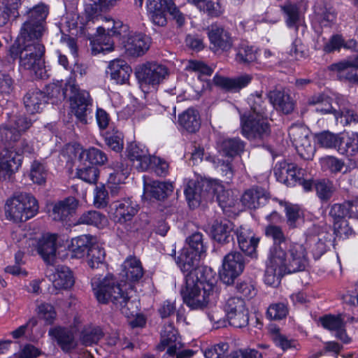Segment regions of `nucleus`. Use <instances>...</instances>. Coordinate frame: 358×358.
I'll return each instance as SVG.
<instances>
[{"instance_id": "f257e3e1", "label": "nucleus", "mask_w": 358, "mask_h": 358, "mask_svg": "<svg viewBox=\"0 0 358 358\" xmlns=\"http://www.w3.org/2000/svg\"><path fill=\"white\" fill-rule=\"evenodd\" d=\"M92 286L94 294L102 303L110 301L126 317H136L130 322L132 327H141L145 324V319L141 315H137L136 302L131 300L130 292H125L127 285L116 284L112 275H107L103 279L94 277Z\"/></svg>"}, {"instance_id": "f03ea898", "label": "nucleus", "mask_w": 358, "mask_h": 358, "mask_svg": "<svg viewBox=\"0 0 358 358\" xmlns=\"http://www.w3.org/2000/svg\"><path fill=\"white\" fill-rule=\"evenodd\" d=\"M216 273L210 267H199L186 275V285L181 291L184 303L192 309L205 307L213 294Z\"/></svg>"}, {"instance_id": "7ed1b4c3", "label": "nucleus", "mask_w": 358, "mask_h": 358, "mask_svg": "<svg viewBox=\"0 0 358 358\" xmlns=\"http://www.w3.org/2000/svg\"><path fill=\"white\" fill-rule=\"evenodd\" d=\"M40 38L22 37L20 36L9 50L10 56L15 59H20V66L24 69L41 75L43 61V55L45 47L39 42Z\"/></svg>"}, {"instance_id": "20e7f679", "label": "nucleus", "mask_w": 358, "mask_h": 358, "mask_svg": "<svg viewBox=\"0 0 358 358\" xmlns=\"http://www.w3.org/2000/svg\"><path fill=\"white\" fill-rule=\"evenodd\" d=\"M210 192H212L220 207L226 208L231 205L229 192L225 190L222 185L214 181L201 180H190L185 189V194L190 207L197 206L203 199H206Z\"/></svg>"}, {"instance_id": "39448f33", "label": "nucleus", "mask_w": 358, "mask_h": 358, "mask_svg": "<svg viewBox=\"0 0 358 358\" xmlns=\"http://www.w3.org/2000/svg\"><path fill=\"white\" fill-rule=\"evenodd\" d=\"M38 211L36 198L26 192L17 193L6 200L5 213L7 219L15 222H25Z\"/></svg>"}, {"instance_id": "423d86ee", "label": "nucleus", "mask_w": 358, "mask_h": 358, "mask_svg": "<svg viewBox=\"0 0 358 358\" xmlns=\"http://www.w3.org/2000/svg\"><path fill=\"white\" fill-rule=\"evenodd\" d=\"M27 20L24 22L20 30L22 37L41 38L43 35L44 24L48 15V8L40 3L26 11Z\"/></svg>"}, {"instance_id": "0eeeda50", "label": "nucleus", "mask_w": 358, "mask_h": 358, "mask_svg": "<svg viewBox=\"0 0 358 358\" xmlns=\"http://www.w3.org/2000/svg\"><path fill=\"white\" fill-rule=\"evenodd\" d=\"M242 134L250 141H263L271 133L270 125L265 115L245 114L241 117Z\"/></svg>"}, {"instance_id": "6e6552de", "label": "nucleus", "mask_w": 358, "mask_h": 358, "mask_svg": "<svg viewBox=\"0 0 358 358\" xmlns=\"http://www.w3.org/2000/svg\"><path fill=\"white\" fill-rule=\"evenodd\" d=\"M135 75L141 83L156 86L168 77L169 69L158 62H147L136 68Z\"/></svg>"}, {"instance_id": "1a4fd4ad", "label": "nucleus", "mask_w": 358, "mask_h": 358, "mask_svg": "<svg viewBox=\"0 0 358 358\" xmlns=\"http://www.w3.org/2000/svg\"><path fill=\"white\" fill-rule=\"evenodd\" d=\"M224 310L231 326L242 328L248 325L249 311L243 299L236 296L230 297L226 302Z\"/></svg>"}, {"instance_id": "9d476101", "label": "nucleus", "mask_w": 358, "mask_h": 358, "mask_svg": "<svg viewBox=\"0 0 358 358\" xmlns=\"http://www.w3.org/2000/svg\"><path fill=\"white\" fill-rule=\"evenodd\" d=\"M310 131L305 126L293 125L289 129V136L299 155L306 160L313 158V148L309 138Z\"/></svg>"}, {"instance_id": "9b49d317", "label": "nucleus", "mask_w": 358, "mask_h": 358, "mask_svg": "<svg viewBox=\"0 0 358 358\" xmlns=\"http://www.w3.org/2000/svg\"><path fill=\"white\" fill-rule=\"evenodd\" d=\"M245 262L242 254L238 252L227 255L222 262V269L220 272L221 280L226 285H231L243 272Z\"/></svg>"}, {"instance_id": "f8f14e48", "label": "nucleus", "mask_w": 358, "mask_h": 358, "mask_svg": "<svg viewBox=\"0 0 358 358\" xmlns=\"http://www.w3.org/2000/svg\"><path fill=\"white\" fill-rule=\"evenodd\" d=\"M71 110L81 123L88 122V116L92 114V99L87 91L78 90L70 95Z\"/></svg>"}, {"instance_id": "ddd939ff", "label": "nucleus", "mask_w": 358, "mask_h": 358, "mask_svg": "<svg viewBox=\"0 0 358 358\" xmlns=\"http://www.w3.org/2000/svg\"><path fill=\"white\" fill-rule=\"evenodd\" d=\"M31 124V120L24 115L13 117L0 128L1 137L6 142H16L21 134L27 130Z\"/></svg>"}, {"instance_id": "4468645a", "label": "nucleus", "mask_w": 358, "mask_h": 358, "mask_svg": "<svg viewBox=\"0 0 358 358\" xmlns=\"http://www.w3.org/2000/svg\"><path fill=\"white\" fill-rule=\"evenodd\" d=\"M273 171L277 180L287 186H294L301 181V177L303 176L301 169L295 164L287 161L276 163Z\"/></svg>"}, {"instance_id": "2eb2a0df", "label": "nucleus", "mask_w": 358, "mask_h": 358, "mask_svg": "<svg viewBox=\"0 0 358 358\" xmlns=\"http://www.w3.org/2000/svg\"><path fill=\"white\" fill-rule=\"evenodd\" d=\"M210 49L214 52L229 51L233 45L232 38L229 32L222 27L211 24L207 29Z\"/></svg>"}, {"instance_id": "dca6fc26", "label": "nucleus", "mask_w": 358, "mask_h": 358, "mask_svg": "<svg viewBox=\"0 0 358 358\" xmlns=\"http://www.w3.org/2000/svg\"><path fill=\"white\" fill-rule=\"evenodd\" d=\"M319 322L322 327L330 331L334 336L343 343H349L351 338L345 329V322L342 315H326L320 317Z\"/></svg>"}, {"instance_id": "f3484780", "label": "nucleus", "mask_w": 358, "mask_h": 358, "mask_svg": "<svg viewBox=\"0 0 358 358\" xmlns=\"http://www.w3.org/2000/svg\"><path fill=\"white\" fill-rule=\"evenodd\" d=\"M331 70L336 71L341 80L358 84V55L331 65Z\"/></svg>"}, {"instance_id": "a211bd4d", "label": "nucleus", "mask_w": 358, "mask_h": 358, "mask_svg": "<svg viewBox=\"0 0 358 358\" xmlns=\"http://www.w3.org/2000/svg\"><path fill=\"white\" fill-rule=\"evenodd\" d=\"M128 157L134 167L141 171H146L152 163V156L143 145L131 143L127 148Z\"/></svg>"}, {"instance_id": "6ab92c4d", "label": "nucleus", "mask_w": 358, "mask_h": 358, "mask_svg": "<svg viewBox=\"0 0 358 358\" xmlns=\"http://www.w3.org/2000/svg\"><path fill=\"white\" fill-rule=\"evenodd\" d=\"M114 217L116 222L124 224L131 219L138 213V204L131 199H124L113 204Z\"/></svg>"}, {"instance_id": "aec40b11", "label": "nucleus", "mask_w": 358, "mask_h": 358, "mask_svg": "<svg viewBox=\"0 0 358 358\" xmlns=\"http://www.w3.org/2000/svg\"><path fill=\"white\" fill-rule=\"evenodd\" d=\"M166 347H168L167 353L171 356L175 355L176 351L182 348V343L178 341L177 331L172 324L164 326L161 332V342L157 348L162 351Z\"/></svg>"}, {"instance_id": "412c9836", "label": "nucleus", "mask_w": 358, "mask_h": 358, "mask_svg": "<svg viewBox=\"0 0 358 358\" xmlns=\"http://www.w3.org/2000/svg\"><path fill=\"white\" fill-rule=\"evenodd\" d=\"M21 166V157L16 152L6 151L0 159V182L10 179Z\"/></svg>"}, {"instance_id": "4be33fe9", "label": "nucleus", "mask_w": 358, "mask_h": 358, "mask_svg": "<svg viewBox=\"0 0 358 358\" xmlns=\"http://www.w3.org/2000/svg\"><path fill=\"white\" fill-rule=\"evenodd\" d=\"M150 39L142 34L129 35L124 42L126 52L134 57L144 55L150 48Z\"/></svg>"}, {"instance_id": "5701e85b", "label": "nucleus", "mask_w": 358, "mask_h": 358, "mask_svg": "<svg viewBox=\"0 0 358 358\" xmlns=\"http://www.w3.org/2000/svg\"><path fill=\"white\" fill-rule=\"evenodd\" d=\"M307 265L306 250L299 244L289 246V258L287 260L286 273L303 271Z\"/></svg>"}, {"instance_id": "b1692460", "label": "nucleus", "mask_w": 358, "mask_h": 358, "mask_svg": "<svg viewBox=\"0 0 358 358\" xmlns=\"http://www.w3.org/2000/svg\"><path fill=\"white\" fill-rule=\"evenodd\" d=\"M252 76L250 74H243L239 76L230 78L220 76H215L213 81L219 86L227 91L238 92L247 87L252 81Z\"/></svg>"}, {"instance_id": "393cba45", "label": "nucleus", "mask_w": 358, "mask_h": 358, "mask_svg": "<svg viewBox=\"0 0 358 358\" xmlns=\"http://www.w3.org/2000/svg\"><path fill=\"white\" fill-rule=\"evenodd\" d=\"M49 334L57 340L59 347L66 352L76 349L78 345V341L76 339L73 332L69 329L56 327L51 329Z\"/></svg>"}, {"instance_id": "a878e982", "label": "nucleus", "mask_w": 358, "mask_h": 358, "mask_svg": "<svg viewBox=\"0 0 358 358\" xmlns=\"http://www.w3.org/2000/svg\"><path fill=\"white\" fill-rule=\"evenodd\" d=\"M78 202L73 196L56 203L52 208L51 216L56 221H63L75 213Z\"/></svg>"}, {"instance_id": "bb28decb", "label": "nucleus", "mask_w": 358, "mask_h": 358, "mask_svg": "<svg viewBox=\"0 0 358 358\" xmlns=\"http://www.w3.org/2000/svg\"><path fill=\"white\" fill-rule=\"evenodd\" d=\"M236 234L241 250L247 255H255L259 238H256L252 231L245 227H240Z\"/></svg>"}, {"instance_id": "cd10ccee", "label": "nucleus", "mask_w": 358, "mask_h": 358, "mask_svg": "<svg viewBox=\"0 0 358 358\" xmlns=\"http://www.w3.org/2000/svg\"><path fill=\"white\" fill-rule=\"evenodd\" d=\"M57 237L56 234H47L43 235L37 241L36 249L38 253L45 262L49 264L55 256Z\"/></svg>"}, {"instance_id": "c85d7f7f", "label": "nucleus", "mask_w": 358, "mask_h": 358, "mask_svg": "<svg viewBox=\"0 0 358 358\" xmlns=\"http://www.w3.org/2000/svg\"><path fill=\"white\" fill-rule=\"evenodd\" d=\"M268 198V193L261 187L246 190L241 197L243 206L250 209H256L264 205Z\"/></svg>"}, {"instance_id": "c756f323", "label": "nucleus", "mask_w": 358, "mask_h": 358, "mask_svg": "<svg viewBox=\"0 0 358 358\" xmlns=\"http://www.w3.org/2000/svg\"><path fill=\"white\" fill-rule=\"evenodd\" d=\"M109 74L110 78L117 84L126 83L132 72L131 68L122 59H115L110 62Z\"/></svg>"}, {"instance_id": "7c9ffc66", "label": "nucleus", "mask_w": 358, "mask_h": 358, "mask_svg": "<svg viewBox=\"0 0 358 358\" xmlns=\"http://www.w3.org/2000/svg\"><path fill=\"white\" fill-rule=\"evenodd\" d=\"M200 256L189 249L184 248L176 259V262L182 272L190 274L199 267H205L204 266H198Z\"/></svg>"}, {"instance_id": "2f4dec72", "label": "nucleus", "mask_w": 358, "mask_h": 358, "mask_svg": "<svg viewBox=\"0 0 358 358\" xmlns=\"http://www.w3.org/2000/svg\"><path fill=\"white\" fill-rule=\"evenodd\" d=\"M122 275L129 282H138L143 276V268L138 259L128 257L122 265Z\"/></svg>"}, {"instance_id": "473e14b6", "label": "nucleus", "mask_w": 358, "mask_h": 358, "mask_svg": "<svg viewBox=\"0 0 358 358\" xmlns=\"http://www.w3.org/2000/svg\"><path fill=\"white\" fill-rule=\"evenodd\" d=\"M268 98L273 107L285 114L291 113L294 109V102L290 96L285 91L274 90L268 94Z\"/></svg>"}, {"instance_id": "72a5a7b5", "label": "nucleus", "mask_w": 358, "mask_h": 358, "mask_svg": "<svg viewBox=\"0 0 358 358\" xmlns=\"http://www.w3.org/2000/svg\"><path fill=\"white\" fill-rule=\"evenodd\" d=\"M94 238L89 234H84L72 238L69 245L71 256L75 258H82L87 254L89 249L93 245Z\"/></svg>"}, {"instance_id": "f704fd0d", "label": "nucleus", "mask_w": 358, "mask_h": 358, "mask_svg": "<svg viewBox=\"0 0 358 358\" xmlns=\"http://www.w3.org/2000/svg\"><path fill=\"white\" fill-rule=\"evenodd\" d=\"M173 189L172 183L169 182L153 181L144 185V195L162 200L167 197Z\"/></svg>"}, {"instance_id": "c9c22d12", "label": "nucleus", "mask_w": 358, "mask_h": 358, "mask_svg": "<svg viewBox=\"0 0 358 358\" xmlns=\"http://www.w3.org/2000/svg\"><path fill=\"white\" fill-rule=\"evenodd\" d=\"M50 277L53 286L57 289H66L72 287L74 283L71 271L64 266H58Z\"/></svg>"}, {"instance_id": "e433bc0d", "label": "nucleus", "mask_w": 358, "mask_h": 358, "mask_svg": "<svg viewBox=\"0 0 358 358\" xmlns=\"http://www.w3.org/2000/svg\"><path fill=\"white\" fill-rule=\"evenodd\" d=\"M233 229L234 224L229 220H215L212 226L213 238L220 243H228L233 240Z\"/></svg>"}, {"instance_id": "4c0bfd02", "label": "nucleus", "mask_w": 358, "mask_h": 358, "mask_svg": "<svg viewBox=\"0 0 358 358\" xmlns=\"http://www.w3.org/2000/svg\"><path fill=\"white\" fill-rule=\"evenodd\" d=\"M24 103L30 113H39L46 103V95L38 90L29 91L24 97Z\"/></svg>"}, {"instance_id": "58836bf2", "label": "nucleus", "mask_w": 358, "mask_h": 358, "mask_svg": "<svg viewBox=\"0 0 358 358\" xmlns=\"http://www.w3.org/2000/svg\"><path fill=\"white\" fill-rule=\"evenodd\" d=\"M178 122L188 132L194 133L201 126L199 113L196 110L189 108L179 115Z\"/></svg>"}, {"instance_id": "ea45409f", "label": "nucleus", "mask_w": 358, "mask_h": 358, "mask_svg": "<svg viewBox=\"0 0 358 358\" xmlns=\"http://www.w3.org/2000/svg\"><path fill=\"white\" fill-rule=\"evenodd\" d=\"M287 260L283 245H273L270 249L266 266L286 272Z\"/></svg>"}, {"instance_id": "a19ab883", "label": "nucleus", "mask_w": 358, "mask_h": 358, "mask_svg": "<svg viewBox=\"0 0 358 358\" xmlns=\"http://www.w3.org/2000/svg\"><path fill=\"white\" fill-rule=\"evenodd\" d=\"M332 238L331 228L327 224L319 227L317 231H315V242L316 241L315 245L318 257L322 256L329 248V246L331 245Z\"/></svg>"}, {"instance_id": "79ce46f5", "label": "nucleus", "mask_w": 358, "mask_h": 358, "mask_svg": "<svg viewBox=\"0 0 358 358\" xmlns=\"http://www.w3.org/2000/svg\"><path fill=\"white\" fill-rule=\"evenodd\" d=\"M78 90V85L74 80H69L65 84V87L62 88L57 84H50L46 88V101L48 99H64L68 95H71L72 92Z\"/></svg>"}, {"instance_id": "37998d69", "label": "nucleus", "mask_w": 358, "mask_h": 358, "mask_svg": "<svg viewBox=\"0 0 358 358\" xmlns=\"http://www.w3.org/2000/svg\"><path fill=\"white\" fill-rule=\"evenodd\" d=\"M78 224L103 228L108 224L106 217L96 210H88L83 213L78 220Z\"/></svg>"}, {"instance_id": "c03bdc74", "label": "nucleus", "mask_w": 358, "mask_h": 358, "mask_svg": "<svg viewBox=\"0 0 358 358\" xmlns=\"http://www.w3.org/2000/svg\"><path fill=\"white\" fill-rule=\"evenodd\" d=\"M317 144L327 149H336L339 148L340 144L343 142V137L341 134H334L326 131L317 134L315 136Z\"/></svg>"}, {"instance_id": "a18cd8bd", "label": "nucleus", "mask_w": 358, "mask_h": 358, "mask_svg": "<svg viewBox=\"0 0 358 358\" xmlns=\"http://www.w3.org/2000/svg\"><path fill=\"white\" fill-rule=\"evenodd\" d=\"M245 143L239 138H229L223 140L219 148L220 152L229 157H233L243 152Z\"/></svg>"}, {"instance_id": "49530a36", "label": "nucleus", "mask_w": 358, "mask_h": 358, "mask_svg": "<svg viewBox=\"0 0 358 358\" xmlns=\"http://www.w3.org/2000/svg\"><path fill=\"white\" fill-rule=\"evenodd\" d=\"M105 255L103 248L94 243L87 254V264L92 269L105 267Z\"/></svg>"}, {"instance_id": "de8ad7c7", "label": "nucleus", "mask_w": 358, "mask_h": 358, "mask_svg": "<svg viewBox=\"0 0 358 358\" xmlns=\"http://www.w3.org/2000/svg\"><path fill=\"white\" fill-rule=\"evenodd\" d=\"M280 8L285 15L287 26L289 28H294L297 31L301 18L297 6L294 3H286L280 6Z\"/></svg>"}, {"instance_id": "09e8293b", "label": "nucleus", "mask_w": 358, "mask_h": 358, "mask_svg": "<svg viewBox=\"0 0 358 358\" xmlns=\"http://www.w3.org/2000/svg\"><path fill=\"white\" fill-rule=\"evenodd\" d=\"M97 31L99 35L95 40L92 51L95 53L112 51L113 50V42L109 36L105 34V29L99 27Z\"/></svg>"}, {"instance_id": "8fccbe9b", "label": "nucleus", "mask_w": 358, "mask_h": 358, "mask_svg": "<svg viewBox=\"0 0 358 358\" xmlns=\"http://www.w3.org/2000/svg\"><path fill=\"white\" fill-rule=\"evenodd\" d=\"M102 330L99 327H88L80 334V342L85 346L96 344L103 337Z\"/></svg>"}, {"instance_id": "3c124183", "label": "nucleus", "mask_w": 358, "mask_h": 358, "mask_svg": "<svg viewBox=\"0 0 358 358\" xmlns=\"http://www.w3.org/2000/svg\"><path fill=\"white\" fill-rule=\"evenodd\" d=\"M81 159L85 157L92 164H104L108 161V157L104 152L96 148H90L82 150L79 155Z\"/></svg>"}, {"instance_id": "603ef678", "label": "nucleus", "mask_w": 358, "mask_h": 358, "mask_svg": "<svg viewBox=\"0 0 358 358\" xmlns=\"http://www.w3.org/2000/svg\"><path fill=\"white\" fill-rule=\"evenodd\" d=\"M76 176L83 181L89 184H96L99 171V169L93 165H86L77 169Z\"/></svg>"}, {"instance_id": "864d4df0", "label": "nucleus", "mask_w": 358, "mask_h": 358, "mask_svg": "<svg viewBox=\"0 0 358 358\" xmlns=\"http://www.w3.org/2000/svg\"><path fill=\"white\" fill-rule=\"evenodd\" d=\"M20 5L18 2L11 4L0 2V27L7 24L10 17H17L19 15L18 8Z\"/></svg>"}, {"instance_id": "5fc2aeb1", "label": "nucleus", "mask_w": 358, "mask_h": 358, "mask_svg": "<svg viewBox=\"0 0 358 358\" xmlns=\"http://www.w3.org/2000/svg\"><path fill=\"white\" fill-rule=\"evenodd\" d=\"M105 142L106 145L115 152H120L124 147L123 134L118 131L113 129L106 132L105 136Z\"/></svg>"}, {"instance_id": "6e6d98bb", "label": "nucleus", "mask_w": 358, "mask_h": 358, "mask_svg": "<svg viewBox=\"0 0 358 358\" xmlns=\"http://www.w3.org/2000/svg\"><path fill=\"white\" fill-rule=\"evenodd\" d=\"M256 50L252 47L241 44L238 48L236 54V61L242 64H248L257 59Z\"/></svg>"}, {"instance_id": "4d7b16f0", "label": "nucleus", "mask_w": 358, "mask_h": 358, "mask_svg": "<svg viewBox=\"0 0 358 358\" xmlns=\"http://www.w3.org/2000/svg\"><path fill=\"white\" fill-rule=\"evenodd\" d=\"M252 113L248 115H264L266 110V102L262 98L260 92L252 94L248 99Z\"/></svg>"}, {"instance_id": "13d9d810", "label": "nucleus", "mask_w": 358, "mask_h": 358, "mask_svg": "<svg viewBox=\"0 0 358 358\" xmlns=\"http://www.w3.org/2000/svg\"><path fill=\"white\" fill-rule=\"evenodd\" d=\"M338 152L342 155H353L358 152V133L352 134L340 144Z\"/></svg>"}, {"instance_id": "bf43d9fd", "label": "nucleus", "mask_w": 358, "mask_h": 358, "mask_svg": "<svg viewBox=\"0 0 358 358\" xmlns=\"http://www.w3.org/2000/svg\"><path fill=\"white\" fill-rule=\"evenodd\" d=\"M321 169L323 171H329L332 173H336L341 171L344 166V162L334 156H325L319 159Z\"/></svg>"}, {"instance_id": "052dcab7", "label": "nucleus", "mask_w": 358, "mask_h": 358, "mask_svg": "<svg viewBox=\"0 0 358 358\" xmlns=\"http://www.w3.org/2000/svg\"><path fill=\"white\" fill-rule=\"evenodd\" d=\"M29 177L33 182L36 184H44L47 177V171L44 165L37 161H34L31 165Z\"/></svg>"}, {"instance_id": "680f3d73", "label": "nucleus", "mask_w": 358, "mask_h": 358, "mask_svg": "<svg viewBox=\"0 0 358 358\" xmlns=\"http://www.w3.org/2000/svg\"><path fill=\"white\" fill-rule=\"evenodd\" d=\"M315 188L316 189L317 195L321 201L329 200L334 192L332 182L325 179L315 184Z\"/></svg>"}, {"instance_id": "e2e57ef3", "label": "nucleus", "mask_w": 358, "mask_h": 358, "mask_svg": "<svg viewBox=\"0 0 358 358\" xmlns=\"http://www.w3.org/2000/svg\"><path fill=\"white\" fill-rule=\"evenodd\" d=\"M36 310L39 318L43 320L46 324H51L54 322L57 313L51 304L42 303L37 306Z\"/></svg>"}, {"instance_id": "0e129e2a", "label": "nucleus", "mask_w": 358, "mask_h": 358, "mask_svg": "<svg viewBox=\"0 0 358 358\" xmlns=\"http://www.w3.org/2000/svg\"><path fill=\"white\" fill-rule=\"evenodd\" d=\"M315 110L320 114H334L335 110H333L331 106V99L325 94L319 95L315 100Z\"/></svg>"}, {"instance_id": "69168bd1", "label": "nucleus", "mask_w": 358, "mask_h": 358, "mask_svg": "<svg viewBox=\"0 0 358 358\" xmlns=\"http://www.w3.org/2000/svg\"><path fill=\"white\" fill-rule=\"evenodd\" d=\"M285 274H286V272L266 266L264 282L269 286L277 287L280 283L281 278Z\"/></svg>"}, {"instance_id": "338daca9", "label": "nucleus", "mask_w": 358, "mask_h": 358, "mask_svg": "<svg viewBox=\"0 0 358 358\" xmlns=\"http://www.w3.org/2000/svg\"><path fill=\"white\" fill-rule=\"evenodd\" d=\"M265 234L267 237L273 239V245H285L286 237L280 227L273 224L268 225L265 228Z\"/></svg>"}, {"instance_id": "774afa93", "label": "nucleus", "mask_w": 358, "mask_h": 358, "mask_svg": "<svg viewBox=\"0 0 358 358\" xmlns=\"http://www.w3.org/2000/svg\"><path fill=\"white\" fill-rule=\"evenodd\" d=\"M227 343H220L207 348L204 352L206 358H224L228 351Z\"/></svg>"}]
</instances>
